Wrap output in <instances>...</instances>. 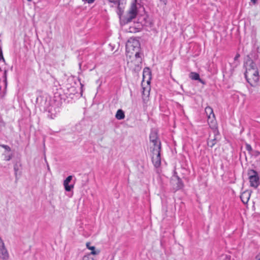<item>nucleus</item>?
<instances>
[{
  "label": "nucleus",
  "mask_w": 260,
  "mask_h": 260,
  "mask_svg": "<svg viewBox=\"0 0 260 260\" xmlns=\"http://www.w3.org/2000/svg\"><path fill=\"white\" fill-rule=\"evenodd\" d=\"M256 259L260 260V253L256 256Z\"/></svg>",
  "instance_id": "bb28decb"
},
{
  "label": "nucleus",
  "mask_w": 260,
  "mask_h": 260,
  "mask_svg": "<svg viewBox=\"0 0 260 260\" xmlns=\"http://www.w3.org/2000/svg\"><path fill=\"white\" fill-rule=\"evenodd\" d=\"M115 117L118 120L124 119L125 117L124 112L121 109L118 110L116 112Z\"/></svg>",
  "instance_id": "ddd939ff"
},
{
  "label": "nucleus",
  "mask_w": 260,
  "mask_h": 260,
  "mask_svg": "<svg viewBox=\"0 0 260 260\" xmlns=\"http://www.w3.org/2000/svg\"><path fill=\"white\" fill-rule=\"evenodd\" d=\"M5 126V123L3 121H0V128H1L2 127H4Z\"/></svg>",
  "instance_id": "4be33fe9"
},
{
  "label": "nucleus",
  "mask_w": 260,
  "mask_h": 260,
  "mask_svg": "<svg viewBox=\"0 0 260 260\" xmlns=\"http://www.w3.org/2000/svg\"><path fill=\"white\" fill-rule=\"evenodd\" d=\"M216 128L213 129L215 135H216V133H217V132L216 131ZM217 142V138L216 137V136H215L213 139H210L208 141V142H207L208 146L212 148L216 144Z\"/></svg>",
  "instance_id": "1a4fd4ad"
},
{
  "label": "nucleus",
  "mask_w": 260,
  "mask_h": 260,
  "mask_svg": "<svg viewBox=\"0 0 260 260\" xmlns=\"http://www.w3.org/2000/svg\"><path fill=\"white\" fill-rule=\"evenodd\" d=\"M68 182L67 183V182H63V185L65 188V190L67 191H70L74 187V186L71 185H69Z\"/></svg>",
  "instance_id": "dca6fc26"
},
{
  "label": "nucleus",
  "mask_w": 260,
  "mask_h": 260,
  "mask_svg": "<svg viewBox=\"0 0 260 260\" xmlns=\"http://www.w3.org/2000/svg\"><path fill=\"white\" fill-rule=\"evenodd\" d=\"M0 146H1L2 147L4 148V149H5L6 150H7L8 151H11L10 147L9 146H8V145H0Z\"/></svg>",
  "instance_id": "a211bd4d"
},
{
  "label": "nucleus",
  "mask_w": 260,
  "mask_h": 260,
  "mask_svg": "<svg viewBox=\"0 0 260 260\" xmlns=\"http://www.w3.org/2000/svg\"><path fill=\"white\" fill-rule=\"evenodd\" d=\"M189 77L192 80H200V75L198 73L195 72H191L190 74Z\"/></svg>",
  "instance_id": "2eb2a0df"
},
{
  "label": "nucleus",
  "mask_w": 260,
  "mask_h": 260,
  "mask_svg": "<svg viewBox=\"0 0 260 260\" xmlns=\"http://www.w3.org/2000/svg\"><path fill=\"white\" fill-rule=\"evenodd\" d=\"M246 150L247 151H248L249 152H250L252 151V147L250 146V145H249V144H247L246 145Z\"/></svg>",
  "instance_id": "6ab92c4d"
},
{
  "label": "nucleus",
  "mask_w": 260,
  "mask_h": 260,
  "mask_svg": "<svg viewBox=\"0 0 260 260\" xmlns=\"http://www.w3.org/2000/svg\"><path fill=\"white\" fill-rule=\"evenodd\" d=\"M88 4L93 3L95 0H85Z\"/></svg>",
  "instance_id": "393cba45"
},
{
  "label": "nucleus",
  "mask_w": 260,
  "mask_h": 260,
  "mask_svg": "<svg viewBox=\"0 0 260 260\" xmlns=\"http://www.w3.org/2000/svg\"><path fill=\"white\" fill-rule=\"evenodd\" d=\"M205 112L208 116V122L210 127L212 129L216 128L217 123L212 108L209 106L205 108Z\"/></svg>",
  "instance_id": "20e7f679"
},
{
  "label": "nucleus",
  "mask_w": 260,
  "mask_h": 260,
  "mask_svg": "<svg viewBox=\"0 0 260 260\" xmlns=\"http://www.w3.org/2000/svg\"><path fill=\"white\" fill-rule=\"evenodd\" d=\"M11 158V157L10 156H9V157L7 159V160H10Z\"/></svg>",
  "instance_id": "7c9ffc66"
},
{
  "label": "nucleus",
  "mask_w": 260,
  "mask_h": 260,
  "mask_svg": "<svg viewBox=\"0 0 260 260\" xmlns=\"http://www.w3.org/2000/svg\"><path fill=\"white\" fill-rule=\"evenodd\" d=\"M72 179V176H69L66 179V180H64V182H67L69 183L71 180Z\"/></svg>",
  "instance_id": "aec40b11"
},
{
  "label": "nucleus",
  "mask_w": 260,
  "mask_h": 260,
  "mask_svg": "<svg viewBox=\"0 0 260 260\" xmlns=\"http://www.w3.org/2000/svg\"><path fill=\"white\" fill-rule=\"evenodd\" d=\"M256 153L257 155H259L260 154V152H258V151H256Z\"/></svg>",
  "instance_id": "c756f323"
},
{
  "label": "nucleus",
  "mask_w": 260,
  "mask_h": 260,
  "mask_svg": "<svg viewBox=\"0 0 260 260\" xmlns=\"http://www.w3.org/2000/svg\"><path fill=\"white\" fill-rule=\"evenodd\" d=\"M164 5H166L167 0H159Z\"/></svg>",
  "instance_id": "a878e982"
},
{
  "label": "nucleus",
  "mask_w": 260,
  "mask_h": 260,
  "mask_svg": "<svg viewBox=\"0 0 260 260\" xmlns=\"http://www.w3.org/2000/svg\"><path fill=\"white\" fill-rule=\"evenodd\" d=\"M223 260H230V256L228 255H224L223 256Z\"/></svg>",
  "instance_id": "5701e85b"
},
{
  "label": "nucleus",
  "mask_w": 260,
  "mask_h": 260,
  "mask_svg": "<svg viewBox=\"0 0 260 260\" xmlns=\"http://www.w3.org/2000/svg\"><path fill=\"white\" fill-rule=\"evenodd\" d=\"M250 3L253 5H255L257 3V0H250Z\"/></svg>",
  "instance_id": "412c9836"
},
{
  "label": "nucleus",
  "mask_w": 260,
  "mask_h": 260,
  "mask_svg": "<svg viewBox=\"0 0 260 260\" xmlns=\"http://www.w3.org/2000/svg\"><path fill=\"white\" fill-rule=\"evenodd\" d=\"M150 72L148 69H145L143 72V79L142 82L143 89L142 95L144 101H147L150 91Z\"/></svg>",
  "instance_id": "7ed1b4c3"
},
{
  "label": "nucleus",
  "mask_w": 260,
  "mask_h": 260,
  "mask_svg": "<svg viewBox=\"0 0 260 260\" xmlns=\"http://www.w3.org/2000/svg\"><path fill=\"white\" fill-rule=\"evenodd\" d=\"M1 58H3V56L2 52L0 51V59Z\"/></svg>",
  "instance_id": "cd10ccee"
},
{
  "label": "nucleus",
  "mask_w": 260,
  "mask_h": 260,
  "mask_svg": "<svg viewBox=\"0 0 260 260\" xmlns=\"http://www.w3.org/2000/svg\"><path fill=\"white\" fill-rule=\"evenodd\" d=\"M137 1V0H134V2L132 3L131 8L128 12L127 15L128 21L135 18L137 15L138 11L136 6Z\"/></svg>",
  "instance_id": "423d86ee"
},
{
  "label": "nucleus",
  "mask_w": 260,
  "mask_h": 260,
  "mask_svg": "<svg viewBox=\"0 0 260 260\" xmlns=\"http://www.w3.org/2000/svg\"><path fill=\"white\" fill-rule=\"evenodd\" d=\"M247 82L252 86H256L259 81V73L254 62L250 61L249 65L246 68L245 73Z\"/></svg>",
  "instance_id": "f03ea898"
},
{
  "label": "nucleus",
  "mask_w": 260,
  "mask_h": 260,
  "mask_svg": "<svg viewBox=\"0 0 260 260\" xmlns=\"http://www.w3.org/2000/svg\"><path fill=\"white\" fill-rule=\"evenodd\" d=\"M152 161L154 166L156 168L159 167L161 165V158L160 156L152 157Z\"/></svg>",
  "instance_id": "9b49d317"
},
{
  "label": "nucleus",
  "mask_w": 260,
  "mask_h": 260,
  "mask_svg": "<svg viewBox=\"0 0 260 260\" xmlns=\"http://www.w3.org/2000/svg\"><path fill=\"white\" fill-rule=\"evenodd\" d=\"M152 149V157L160 156L161 146L151 148Z\"/></svg>",
  "instance_id": "9d476101"
},
{
  "label": "nucleus",
  "mask_w": 260,
  "mask_h": 260,
  "mask_svg": "<svg viewBox=\"0 0 260 260\" xmlns=\"http://www.w3.org/2000/svg\"><path fill=\"white\" fill-rule=\"evenodd\" d=\"M251 194V191L249 190H246L241 193L240 198L243 204H246L248 203L250 198Z\"/></svg>",
  "instance_id": "6e6552de"
},
{
  "label": "nucleus",
  "mask_w": 260,
  "mask_h": 260,
  "mask_svg": "<svg viewBox=\"0 0 260 260\" xmlns=\"http://www.w3.org/2000/svg\"><path fill=\"white\" fill-rule=\"evenodd\" d=\"M239 57H240V54L237 53L234 58V60H237L239 59Z\"/></svg>",
  "instance_id": "b1692460"
},
{
  "label": "nucleus",
  "mask_w": 260,
  "mask_h": 260,
  "mask_svg": "<svg viewBox=\"0 0 260 260\" xmlns=\"http://www.w3.org/2000/svg\"><path fill=\"white\" fill-rule=\"evenodd\" d=\"M111 3H115L117 0H108Z\"/></svg>",
  "instance_id": "c85d7f7f"
},
{
  "label": "nucleus",
  "mask_w": 260,
  "mask_h": 260,
  "mask_svg": "<svg viewBox=\"0 0 260 260\" xmlns=\"http://www.w3.org/2000/svg\"><path fill=\"white\" fill-rule=\"evenodd\" d=\"M126 55L129 61L133 62L135 66H139L142 61L143 54L140 43L138 40L131 38L126 44Z\"/></svg>",
  "instance_id": "f257e3e1"
},
{
  "label": "nucleus",
  "mask_w": 260,
  "mask_h": 260,
  "mask_svg": "<svg viewBox=\"0 0 260 260\" xmlns=\"http://www.w3.org/2000/svg\"><path fill=\"white\" fill-rule=\"evenodd\" d=\"M32 0H27L28 2H31Z\"/></svg>",
  "instance_id": "2f4dec72"
},
{
  "label": "nucleus",
  "mask_w": 260,
  "mask_h": 260,
  "mask_svg": "<svg viewBox=\"0 0 260 260\" xmlns=\"http://www.w3.org/2000/svg\"><path fill=\"white\" fill-rule=\"evenodd\" d=\"M90 254L84 255L82 258V260H94L93 258L90 257Z\"/></svg>",
  "instance_id": "f3484780"
},
{
  "label": "nucleus",
  "mask_w": 260,
  "mask_h": 260,
  "mask_svg": "<svg viewBox=\"0 0 260 260\" xmlns=\"http://www.w3.org/2000/svg\"><path fill=\"white\" fill-rule=\"evenodd\" d=\"M140 28L136 26V24H134L133 26H131L128 28V31L131 33H136L140 31Z\"/></svg>",
  "instance_id": "4468645a"
},
{
  "label": "nucleus",
  "mask_w": 260,
  "mask_h": 260,
  "mask_svg": "<svg viewBox=\"0 0 260 260\" xmlns=\"http://www.w3.org/2000/svg\"><path fill=\"white\" fill-rule=\"evenodd\" d=\"M90 243L89 242H87L86 244V247L89 249V250H91V251L90 253V254H92V255H96L98 254H99L100 252V250H95V247L94 246H91L90 245Z\"/></svg>",
  "instance_id": "f8f14e48"
},
{
  "label": "nucleus",
  "mask_w": 260,
  "mask_h": 260,
  "mask_svg": "<svg viewBox=\"0 0 260 260\" xmlns=\"http://www.w3.org/2000/svg\"><path fill=\"white\" fill-rule=\"evenodd\" d=\"M150 141L152 144L151 148L161 146V143L157 138L156 133H151L150 135Z\"/></svg>",
  "instance_id": "0eeeda50"
},
{
  "label": "nucleus",
  "mask_w": 260,
  "mask_h": 260,
  "mask_svg": "<svg viewBox=\"0 0 260 260\" xmlns=\"http://www.w3.org/2000/svg\"><path fill=\"white\" fill-rule=\"evenodd\" d=\"M248 174L250 185L255 188L257 187L259 184V177L257 173L253 170H251Z\"/></svg>",
  "instance_id": "39448f33"
}]
</instances>
